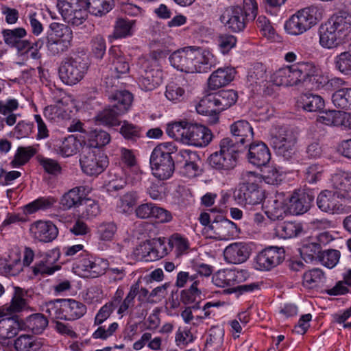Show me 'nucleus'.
Instances as JSON below:
<instances>
[{"label":"nucleus","instance_id":"obj_1","mask_svg":"<svg viewBox=\"0 0 351 351\" xmlns=\"http://www.w3.org/2000/svg\"><path fill=\"white\" fill-rule=\"evenodd\" d=\"M169 62L178 71L186 73H207L217 64V59L208 50L186 48L174 51Z\"/></svg>","mask_w":351,"mask_h":351},{"label":"nucleus","instance_id":"obj_2","mask_svg":"<svg viewBox=\"0 0 351 351\" xmlns=\"http://www.w3.org/2000/svg\"><path fill=\"white\" fill-rule=\"evenodd\" d=\"M351 32V14L339 11L332 14L319 30V44L326 49L339 46Z\"/></svg>","mask_w":351,"mask_h":351},{"label":"nucleus","instance_id":"obj_3","mask_svg":"<svg viewBox=\"0 0 351 351\" xmlns=\"http://www.w3.org/2000/svg\"><path fill=\"white\" fill-rule=\"evenodd\" d=\"M316 71L312 62H302L280 68L271 75V80L276 86H295L312 80L318 81L321 77L315 76Z\"/></svg>","mask_w":351,"mask_h":351},{"label":"nucleus","instance_id":"obj_4","mask_svg":"<svg viewBox=\"0 0 351 351\" xmlns=\"http://www.w3.org/2000/svg\"><path fill=\"white\" fill-rule=\"evenodd\" d=\"M176 147L171 143H165L157 145L150 156V166L152 174L160 180L170 178L175 170L174 160L171 154Z\"/></svg>","mask_w":351,"mask_h":351},{"label":"nucleus","instance_id":"obj_5","mask_svg":"<svg viewBox=\"0 0 351 351\" xmlns=\"http://www.w3.org/2000/svg\"><path fill=\"white\" fill-rule=\"evenodd\" d=\"M219 145V150L209 156V164L216 170L228 173L237 165L240 152L239 144L230 138H223Z\"/></svg>","mask_w":351,"mask_h":351},{"label":"nucleus","instance_id":"obj_6","mask_svg":"<svg viewBox=\"0 0 351 351\" xmlns=\"http://www.w3.org/2000/svg\"><path fill=\"white\" fill-rule=\"evenodd\" d=\"M108 66L110 76L105 77L104 82L107 88L118 87L119 79L128 76L130 64L123 52L118 47L112 46L108 51Z\"/></svg>","mask_w":351,"mask_h":351},{"label":"nucleus","instance_id":"obj_7","mask_svg":"<svg viewBox=\"0 0 351 351\" xmlns=\"http://www.w3.org/2000/svg\"><path fill=\"white\" fill-rule=\"evenodd\" d=\"M139 64L138 84L140 87L145 91L155 89L162 82V74L158 68V60L154 57L142 58Z\"/></svg>","mask_w":351,"mask_h":351},{"label":"nucleus","instance_id":"obj_8","mask_svg":"<svg viewBox=\"0 0 351 351\" xmlns=\"http://www.w3.org/2000/svg\"><path fill=\"white\" fill-rule=\"evenodd\" d=\"M298 133L293 129L280 128L271 138V144L277 155L285 160L292 159L295 154Z\"/></svg>","mask_w":351,"mask_h":351},{"label":"nucleus","instance_id":"obj_9","mask_svg":"<svg viewBox=\"0 0 351 351\" xmlns=\"http://www.w3.org/2000/svg\"><path fill=\"white\" fill-rule=\"evenodd\" d=\"M108 267L106 261L96 258L86 252H83L73 265L75 273L82 277L96 278L105 273Z\"/></svg>","mask_w":351,"mask_h":351},{"label":"nucleus","instance_id":"obj_10","mask_svg":"<svg viewBox=\"0 0 351 351\" xmlns=\"http://www.w3.org/2000/svg\"><path fill=\"white\" fill-rule=\"evenodd\" d=\"M87 69V64L81 57L69 58L59 68L60 78L66 84L74 85L83 79Z\"/></svg>","mask_w":351,"mask_h":351},{"label":"nucleus","instance_id":"obj_11","mask_svg":"<svg viewBox=\"0 0 351 351\" xmlns=\"http://www.w3.org/2000/svg\"><path fill=\"white\" fill-rule=\"evenodd\" d=\"M84 5V0H58L57 3V8L63 20L75 26L82 25L87 18Z\"/></svg>","mask_w":351,"mask_h":351},{"label":"nucleus","instance_id":"obj_12","mask_svg":"<svg viewBox=\"0 0 351 351\" xmlns=\"http://www.w3.org/2000/svg\"><path fill=\"white\" fill-rule=\"evenodd\" d=\"M82 171L88 176H98L108 165L107 156L99 150L90 147L83 149L80 159Z\"/></svg>","mask_w":351,"mask_h":351},{"label":"nucleus","instance_id":"obj_13","mask_svg":"<svg viewBox=\"0 0 351 351\" xmlns=\"http://www.w3.org/2000/svg\"><path fill=\"white\" fill-rule=\"evenodd\" d=\"M234 198L238 204L247 210L260 205L265 199L264 191L257 184L245 182L239 186L234 193Z\"/></svg>","mask_w":351,"mask_h":351},{"label":"nucleus","instance_id":"obj_14","mask_svg":"<svg viewBox=\"0 0 351 351\" xmlns=\"http://www.w3.org/2000/svg\"><path fill=\"white\" fill-rule=\"evenodd\" d=\"M55 38H49L47 43L48 49L53 54H58L68 50L71 45L73 32L64 24L53 23L50 25Z\"/></svg>","mask_w":351,"mask_h":351},{"label":"nucleus","instance_id":"obj_15","mask_svg":"<svg viewBox=\"0 0 351 351\" xmlns=\"http://www.w3.org/2000/svg\"><path fill=\"white\" fill-rule=\"evenodd\" d=\"M168 251L165 239L158 238L146 241L139 245L136 248L135 254L140 261L151 262L163 258L168 254Z\"/></svg>","mask_w":351,"mask_h":351},{"label":"nucleus","instance_id":"obj_16","mask_svg":"<svg viewBox=\"0 0 351 351\" xmlns=\"http://www.w3.org/2000/svg\"><path fill=\"white\" fill-rule=\"evenodd\" d=\"M13 289L10 301L0 306V318L30 309L27 291L19 287H14Z\"/></svg>","mask_w":351,"mask_h":351},{"label":"nucleus","instance_id":"obj_17","mask_svg":"<svg viewBox=\"0 0 351 351\" xmlns=\"http://www.w3.org/2000/svg\"><path fill=\"white\" fill-rule=\"evenodd\" d=\"M285 259L283 247L271 246L261 251L255 258V267L259 270H270Z\"/></svg>","mask_w":351,"mask_h":351},{"label":"nucleus","instance_id":"obj_18","mask_svg":"<svg viewBox=\"0 0 351 351\" xmlns=\"http://www.w3.org/2000/svg\"><path fill=\"white\" fill-rule=\"evenodd\" d=\"M220 21L230 31L239 32L245 28L249 20L243 14L241 7L237 5L226 8L220 16Z\"/></svg>","mask_w":351,"mask_h":351},{"label":"nucleus","instance_id":"obj_19","mask_svg":"<svg viewBox=\"0 0 351 351\" xmlns=\"http://www.w3.org/2000/svg\"><path fill=\"white\" fill-rule=\"evenodd\" d=\"M330 184L336 190L338 198L351 202V171H337L331 175Z\"/></svg>","mask_w":351,"mask_h":351},{"label":"nucleus","instance_id":"obj_20","mask_svg":"<svg viewBox=\"0 0 351 351\" xmlns=\"http://www.w3.org/2000/svg\"><path fill=\"white\" fill-rule=\"evenodd\" d=\"M287 194L277 192L266 203L265 214L273 221L282 219L289 213Z\"/></svg>","mask_w":351,"mask_h":351},{"label":"nucleus","instance_id":"obj_21","mask_svg":"<svg viewBox=\"0 0 351 351\" xmlns=\"http://www.w3.org/2000/svg\"><path fill=\"white\" fill-rule=\"evenodd\" d=\"M212 136L211 131L206 127L189 123L184 143L195 147H204L211 141Z\"/></svg>","mask_w":351,"mask_h":351},{"label":"nucleus","instance_id":"obj_22","mask_svg":"<svg viewBox=\"0 0 351 351\" xmlns=\"http://www.w3.org/2000/svg\"><path fill=\"white\" fill-rule=\"evenodd\" d=\"M338 199L336 190H324L317 197V205L323 212L339 214L343 212L344 207Z\"/></svg>","mask_w":351,"mask_h":351},{"label":"nucleus","instance_id":"obj_23","mask_svg":"<svg viewBox=\"0 0 351 351\" xmlns=\"http://www.w3.org/2000/svg\"><path fill=\"white\" fill-rule=\"evenodd\" d=\"M289 213L302 215L308 210L314 199L313 196L304 191L287 194Z\"/></svg>","mask_w":351,"mask_h":351},{"label":"nucleus","instance_id":"obj_24","mask_svg":"<svg viewBox=\"0 0 351 351\" xmlns=\"http://www.w3.org/2000/svg\"><path fill=\"white\" fill-rule=\"evenodd\" d=\"M246 274L244 270L221 269L213 274L212 282L219 287H232L244 280Z\"/></svg>","mask_w":351,"mask_h":351},{"label":"nucleus","instance_id":"obj_25","mask_svg":"<svg viewBox=\"0 0 351 351\" xmlns=\"http://www.w3.org/2000/svg\"><path fill=\"white\" fill-rule=\"evenodd\" d=\"M251 248L243 242H235L228 245L223 252L225 261L228 263L241 264L250 257Z\"/></svg>","mask_w":351,"mask_h":351},{"label":"nucleus","instance_id":"obj_26","mask_svg":"<svg viewBox=\"0 0 351 351\" xmlns=\"http://www.w3.org/2000/svg\"><path fill=\"white\" fill-rule=\"evenodd\" d=\"M58 258L59 254L56 251H51L41 256L40 259L31 267L34 275H51L59 270L60 267L56 265Z\"/></svg>","mask_w":351,"mask_h":351},{"label":"nucleus","instance_id":"obj_27","mask_svg":"<svg viewBox=\"0 0 351 351\" xmlns=\"http://www.w3.org/2000/svg\"><path fill=\"white\" fill-rule=\"evenodd\" d=\"M32 237L40 242H50L55 239L58 234L56 226L51 221H37L29 228Z\"/></svg>","mask_w":351,"mask_h":351},{"label":"nucleus","instance_id":"obj_28","mask_svg":"<svg viewBox=\"0 0 351 351\" xmlns=\"http://www.w3.org/2000/svg\"><path fill=\"white\" fill-rule=\"evenodd\" d=\"M247 158L248 161L255 166H265L270 160L271 154L265 143L257 141L249 145Z\"/></svg>","mask_w":351,"mask_h":351},{"label":"nucleus","instance_id":"obj_29","mask_svg":"<svg viewBox=\"0 0 351 351\" xmlns=\"http://www.w3.org/2000/svg\"><path fill=\"white\" fill-rule=\"evenodd\" d=\"M86 190L87 188L84 186H76L70 189L61 197L60 204L64 210L82 205L87 195Z\"/></svg>","mask_w":351,"mask_h":351},{"label":"nucleus","instance_id":"obj_30","mask_svg":"<svg viewBox=\"0 0 351 351\" xmlns=\"http://www.w3.org/2000/svg\"><path fill=\"white\" fill-rule=\"evenodd\" d=\"M235 74L236 71L232 67L219 68L208 78L209 88L216 90L228 85L234 80Z\"/></svg>","mask_w":351,"mask_h":351},{"label":"nucleus","instance_id":"obj_31","mask_svg":"<svg viewBox=\"0 0 351 351\" xmlns=\"http://www.w3.org/2000/svg\"><path fill=\"white\" fill-rule=\"evenodd\" d=\"M304 32L315 26L322 19L321 10L317 6H309L295 12Z\"/></svg>","mask_w":351,"mask_h":351},{"label":"nucleus","instance_id":"obj_32","mask_svg":"<svg viewBox=\"0 0 351 351\" xmlns=\"http://www.w3.org/2000/svg\"><path fill=\"white\" fill-rule=\"evenodd\" d=\"M19 104L16 99H10L6 101H0V114L5 117H0V128L3 129L5 123L8 126H13L17 120L19 114L14 113L17 110Z\"/></svg>","mask_w":351,"mask_h":351},{"label":"nucleus","instance_id":"obj_33","mask_svg":"<svg viewBox=\"0 0 351 351\" xmlns=\"http://www.w3.org/2000/svg\"><path fill=\"white\" fill-rule=\"evenodd\" d=\"M108 99L111 106L117 110L118 113L123 114L129 110L133 97L128 90H115L109 92Z\"/></svg>","mask_w":351,"mask_h":351},{"label":"nucleus","instance_id":"obj_34","mask_svg":"<svg viewBox=\"0 0 351 351\" xmlns=\"http://www.w3.org/2000/svg\"><path fill=\"white\" fill-rule=\"evenodd\" d=\"M232 134L235 137L239 145H244L245 143H250L254 138V132L251 125L245 120H240L234 122L230 126Z\"/></svg>","mask_w":351,"mask_h":351},{"label":"nucleus","instance_id":"obj_35","mask_svg":"<svg viewBox=\"0 0 351 351\" xmlns=\"http://www.w3.org/2000/svg\"><path fill=\"white\" fill-rule=\"evenodd\" d=\"M45 346V341L29 335H21L14 342L16 351H38Z\"/></svg>","mask_w":351,"mask_h":351},{"label":"nucleus","instance_id":"obj_36","mask_svg":"<svg viewBox=\"0 0 351 351\" xmlns=\"http://www.w3.org/2000/svg\"><path fill=\"white\" fill-rule=\"evenodd\" d=\"M62 306L64 320L73 321L78 319L86 312V306L82 302L73 299H64Z\"/></svg>","mask_w":351,"mask_h":351},{"label":"nucleus","instance_id":"obj_37","mask_svg":"<svg viewBox=\"0 0 351 351\" xmlns=\"http://www.w3.org/2000/svg\"><path fill=\"white\" fill-rule=\"evenodd\" d=\"M212 94L217 114L234 105L238 99L237 93L234 90H222Z\"/></svg>","mask_w":351,"mask_h":351},{"label":"nucleus","instance_id":"obj_38","mask_svg":"<svg viewBox=\"0 0 351 351\" xmlns=\"http://www.w3.org/2000/svg\"><path fill=\"white\" fill-rule=\"evenodd\" d=\"M209 228L213 231L215 237L220 240L229 239L234 234V223L228 219L213 221Z\"/></svg>","mask_w":351,"mask_h":351},{"label":"nucleus","instance_id":"obj_39","mask_svg":"<svg viewBox=\"0 0 351 351\" xmlns=\"http://www.w3.org/2000/svg\"><path fill=\"white\" fill-rule=\"evenodd\" d=\"M19 331V323L12 317L0 318V339L6 340L14 337Z\"/></svg>","mask_w":351,"mask_h":351},{"label":"nucleus","instance_id":"obj_40","mask_svg":"<svg viewBox=\"0 0 351 351\" xmlns=\"http://www.w3.org/2000/svg\"><path fill=\"white\" fill-rule=\"evenodd\" d=\"M25 328L33 333L40 335L43 332L48 326L49 321L42 313H34L27 317L24 321Z\"/></svg>","mask_w":351,"mask_h":351},{"label":"nucleus","instance_id":"obj_41","mask_svg":"<svg viewBox=\"0 0 351 351\" xmlns=\"http://www.w3.org/2000/svg\"><path fill=\"white\" fill-rule=\"evenodd\" d=\"M303 231L302 225L296 221H284L278 225L276 234L282 239H291L299 236Z\"/></svg>","mask_w":351,"mask_h":351},{"label":"nucleus","instance_id":"obj_42","mask_svg":"<svg viewBox=\"0 0 351 351\" xmlns=\"http://www.w3.org/2000/svg\"><path fill=\"white\" fill-rule=\"evenodd\" d=\"M81 147V142L73 135H70L57 145L56 149L58 154L64 158L75 155Z\"/></svg>","mask_w":351,"mask_h":351},{"label":"nucleus","instance_id":"obj_43","mask_svg":"<svg viewBox=\"0 0 351 351\" xmlns=\"http://www.w3.org/2000/svg\"><path fill=\"white\" fill-rule=\"evenodd\" d=\"M302 108L308 112H320L325 106L324 99L318 95L305 93L301 96Z\"/></svg>","mask_w":351,"mask_h":351},{"label":"nucleus","instance_id":"obj_44","mask_svg":"<svg viewBox=\"0 0 351 351\" xmlns=\"http://www.w3.org/2000/svg\"><path fill=\"white\" fill-rule=\"evenodd\" d=\"M140 283L141 281L138 280L130 286L126 297L119 302L120 304L117 310L118 315L123 317L124 315L128 313L130 308L134 307L135 298L138 295L139 291Z\"/></svg>","mask_w":351,"mask_h":351},{"label":"nucleus","instance_id":"obj_45","mask_svg":"<svg viewBox=\"0 0 351 351\" xmlns=\"http://www.w3.org/2000/svg\"><path fill=\"white\" fill-rule=\"evenodd\" d=\"M326 276L321 269L314 268L306 271L302 276V285L308 289H313L324 282Z\"/></svg>","mask_w":351,"mask_h":351},{"label":"nucleus","instance_id":"obj_46","mask_svg":"<svg viewBox=\"0 0 351 351\" xmlns=\"http://www.w3.org/2000/svg\"><path fill=\"white\" fill-rule=\"evenodd\" d=\"M36 146L19 147L11 164L13 167H20L26 164L38 152Z\"/></svg>","mask_w":351,"mask_h":351},{"label":"nucleus","instance_id":"obj_47","mask_svg":"<svg viewBox=\"0 0 351 351\" xmlns=\"http://www.w3.org/2000/svg\"><path fill=\"white\" fill-rule=\"evenodd\" d=\"M332 101L341 110L351 109V88H341L332 94Z\"/></svg>","mask_w":351,"mask_h":351},{"label":"nucleus","instance_id":"obj_48","mask_svg":"<svg viewBox=\"0 0 351 351\" xmlns=\"http://www.w3.org/2000/svg\"><path fill=\"white\" fill-rule=\"evenodd\" d=\"M120 115H121V114L118 113V110L110 106L97 114L96 121L105 125H119L120 121L118 117Z\"/></svg>","mask_w":351,"mask_h":351},{"label":"nucleus","instance_id":"obj_49","mask_svg":"<svg viewBox=\"0 0 351 351\" xmlns=\"http://www.w3.org/2000/svg\"><path fill=\"white\" fill-rule=\"evenodd\" d=\"M189 125V123L185 121L170 123L167 124L166 132L172 138L184 143Z\"/></svg>","mask_w":351,"mask_h":351},{"label":"nucleus","instance_id":"obj_50","mask_svg":"<svg viewBox=\"0 0 351 351\" xmlns=\"http://www.w3.org/2000/svg\"><path fill=\"white\" fill-rule=\"evenodd\" d=\"M223 335L224 332L221 328H211L209 332V337L205 343V350L218 351L223 345Z\"/></svg>","mask_w":351,"mask_h":351},{"label":"nucleus","instance_id":"obj_51","mask_svg":"<svg viewBox=\"0 0 351 351\" xmlns=\"http://www.w3.org/2000/svg\"><path fill=\"white\" fill-rule=\"evenodd\" d=\"M57 200L53 197H41L30 202L25 206V210L28 214H32L39 210L51 208Z\"/></svg>","mask_w":351,"mask_h":351},{"label":"nucleus","instance_id":"obj_52","mask_svg":"<svg viewBox=\"0 0 351 351\" xmlns=\"http://www.w3.org/2000/svg\"><path fill=\"white\" fill-rule=\"evenodd\" d=\"M134 22L133 20L118 19L114 26L113 38L118 39L131 36Z\"/></svg>","mask_w":351,"mask_h":351},{"label":"nucleus","instance_id":"obj_53","mask_svg":"<svg viewBox=\"0 0 351 351\" xmlns=\"http://www.w3.org/2000/svg\"><path fill=\"white\" fill-rule=\"evenodd\" d=\"M85 4L89 12L95 16H102L112 9L110 0H86Z\"/></svg>","mask_w":351,"mask_h":351},{"label":"nucleus","instance_id":"obj_54","mask_svg":"<svg viewBox=\"0 0 351 351\" xmlns=\"http://www.w3.org/2000/svg\"><path fill=\"white\" fill-rule=\"evenodd\" d=\"M138 200V195L135 191H130L120 197L117 203V208L123 213H130Z\"/></svg>","mask_w":351,"mask_h":351},{"label":"nucleus","instance_id":"obj_55","mask_svg":"<svg viewBox=\"0 0 351 351\" xmlns=\"http://www.w3.org/2000/svg\"><path fill=\"white\" fill-rule=\"evenodd\" d=\"M1 34L5 43L11 47H14L18 42L25 37L27 32L24 28L18 27L13 29H3Z\"/></svg>","mask_w":351,"mask_h":351},{"label":"nucleus","instance_id":"obj_56","mask_svg":"<svg viewBox=\"0 0 351 351\" xmlns=\"http://www.w3.org/2000/svg\"><path fill=\"white\" fill-rule=\"evenodd\" d=\"M335 68L343 73L348 74L351 71V44L347 51L335 57Z\"/></svg>","mask_w":351,"mask_h":351},{"label":"nucleus","instance_id":"obj_57","mask_svg":"<svg viewBox=\"0 0 351 351\" xmlns=\"http://www.w3.org/2000/svg\"><path fill=\"white\" fill-rule=\"evenodd\" d=\"M38 161L40 165L43 168L44 171L53 176H58L62 172V168L60 164L56 160L38 156Z\"/></svg>","mask_w":351,"mask_h":351},{"label":"nucleus","instance_id":"obj_58","mask_svg":"<svg viewBox=\"0 0 351 351\" xmlns=\"http://www.w3.org/2000/svg\"><path fill=\"white\" fill-rule=\"evenodd\" d=\"M88 141L92 147H101L109 143L110 136L106 131L95 130L90 133Z\"/></svg>","mask_w":351,"mask_h":351},{"label":"nucleus","instance_id":"obj_59","mask_svg":"<svg viewBox=\"0 0 351 351\" xmlns=\"http://www.w3.org/2000/svg\"><path fill=\"white\" fill-rule=\"evenodd\" d=\"M63 300L57 299L46 303L45 311L49 317L53 319H64V314L62 310Z\"/></svg>","mask_w":351,"mask_h":351},{"label":"nucleus","instance_id":"obj_60","mask_svg":"<svg viewBox=\"0 0 351 351\" xmlns=\"http://www.w3.org/2000/svg\"><path fill=\"white\" fill-rule=\"evenodd\" d=\"M120 133L125 139L136 141L141 136V128L136 125L124 121L120 128Z\"/></svg>","mask_w":351,"mask_h":351},{"label":"nucleus","instance_id":"obj_61","mask_svg":"<svg viewBox=\"0 0 351 351\" xmlns=\"http://www.w3.org/2000/svg\"><path fill=\"white\" fill-rule=\"evenodd\" d=\"M213 94L204 96L196 105V110L200 114H217Z\"/></svg>","mask_w":351,"mask_h":351},{"label":"nucleus","instance_id":"obj_62","mask_svg":"<svg viewBox=\"0 0 351 351\" xmlns=\"http://www.w3.org/2000/svg\"><path fill=\"white\" fill-rule=\"evenodd\" d=\"M168 244L171 249H175L177 256L185 253L189 246L187 239L178 234H173L169 239Z\"/></svg>","mask_w":351,"mask_h":351},{"label":"nucleus","instance_id":"obj_63","mask_svg":"<svg viewBox=\"0 0 351 351\" xmlns=\"http://www.w3.org/2000/svg\"><path fill=\"white\" fill-rule=\"evenodd\" d=\"M340 256L339 250H328L323 251L319 255V258L322 265L328 268H333L338 263Z\"/></svg>","mask_w":351,"mask_h":351},{"label":"nucleus","instance_id":"obj_64","mask_svg":"<svg viewBox=\"0 0 351 351\" xmlns=\"http://www.w3.org/2000/svg\"><path fill=\"white\" fill-rule=\"evenodd\" d=\"M91 51L94 56L102 59L106 50V43L104 38L101 35L94 36L90 42Z\"/></svg>","mask_w":351,"mask_h":351}]
</instances>
